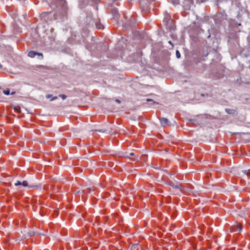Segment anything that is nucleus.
Listing matches in <instances>:
<instances>
[{
    "label": "nucleus",
    "instance_id": "obj_1",
    "mask_svg": "<svg viewBox=\"0 0 250 250\" xmlns=\"http://www.w3.org/2000/svg\"><path fill=\"white\" fill-rule=\"evenodd\" d=\"M154 0H139V4L143 10L147 11L149 9V4Z\"/></svg>",
    "mask_w": 250,
    "mask_h": 250
},
{
    "label": "nucleus",
    "instance_id": "obj_2",
    "mask_svg": "<svg viewBox=\"0 0 250 250\" xmlns=\"http://www.w3.org/2000/svg\"><path fill=\"white\" fill-rule=\"evenodd\" d=\"M15 185L16 186H19V185H22L23 187H29L30 188H34L35 187V186L29 185L27 181H23L22 182H20L19 181H18L15 184Z\"/></svg>",
    "mask_w": 250,
    "mask_h": 250
},
{
    "label": "nucleus",
    "instance_id": "obj_3",
    "mask_svg": "<svg viewBox=\"0 0 250 250\" xmlns=\"http://www.w3.org/2000/svg\"><path fill=\"white\" fill-rule=\"evenodd\" d=\"M36 55L40 56L42 59L43 58V55L42 53L34 51H30L28 54V56L30 58H34Z\"/></svg>",
    "mask_w": 250,
    "mask_h": 250
},
{
    "label": "nucleus",
    "instance_id": "obj_4",
    "mask_svg": "<svg viewBox=\"0 0 250 250\" xmlns=\"http://www.w3.org/2000/svg\"><path fill=\"white\" fill-rule=\"evenodd\" d=\"M161 124L163 126H166L169 125V122L167 118H162L160 119Z\"/></svg>",
    "mask_w": 250,
    "mask_h": 250
},
{
    "label": "nucleus",
    "instance_id": "obj_5",
    "mask_svg": "<svg viewBox=\"0 0 250 250\" xmlns=\"http://www.w3.org/2000/svg\"><path fill=\"white\" fill-rule=\"evenodd\" d=\"M233 231H241L242 230L241 225L240 224H237L236 226L233 227L232 228Z\"/></svg>",
    "mask_w": 250,
    "mask_h": 250
},
{
    "label": "nucleus",
    "instance_id": "obj_6",
    "mask_svg": "<svg viewBox=\"0 0 250 250\" xmlns=\"http://www.w3.org/2000/svg\"><path fill=\"white\" fill-rule=\"evenodd\" d=\"M226 112L229 114H233L235 113L236 110L234 109L226 108L225 109Z\"/></svg>",
    "mask_w": 250,
    "mask_h": 250
},
{
    "label": "nucleus",
    "instance_id": "obj_7",
    "mask_svg": "<svg viewBox=\"0 0 250 250\" xmlns=\"http://www.w3.org/2000/svg\"><path fill=\"white\" fill-rule=\"evenodd\" d=\"M95 25L96 28L98 29H102L104 28V26L100 22H96Z\"/></svg>",
    "mask_w": 250,
    "mask_h": 250
},
{
    "label": "nucleus",
    "instance_id": "obj_8",
    "mask_svg": "<svg viewBox=\"0 0 250 250\" xmlns=\"http://www.w3.org/2000/svg\"><path fill=\"white\" fill-rule=\"evenodd\" d=\"M57 2L62 5V7H64L66 4V1L65 0H57Z\"/></svg>",
    "mask_w": 250,
    "mask_h": 250
},
{
    "label": "nucleus",
    "instance_id": "obj_9",
    "mask_svg": "<svg viewBox=\"0 0 250 250\" xmlns=\"http://www.w3.org/2000/svg\"><path fill=\"white\" fill-rule=\"evenodd\" d=\"M14 108V110L15 111H16L17 112H21V108L20 106H15Z\"/></svg>",
    "mask_w": 250,
    "mask_h": 250
},
{
    "label": "nucleus",
    "instance_id": "obj_10",
    "mask_svg": "<svg viewBox=\"0 0 250 250\" xmlns=\"http://www.w3.org/2000/svg\"><path fill=\"white\" fill-rule=\"evenodd\" d=\"M244 174L247 175L248 177L250 176V170H249L248 171L245 170L243 171Z\"/></svg>",
    "mask_w": 250,
    "mask_h": 250
},
{
    "label": "nucleus",
    "instance_id": "obj_11",
    "mask_svg": "<svg viewBox=\"0 0 250 250\" xmlns=\"http://www.w3.org/2000/svg\"><path fill=\"white\" fill-rule=\"evenodd\" d=\"M146 101L148 102H151L153 103V104H159L158 103H157L156 102L154 101L153 100H152L151 99H147Z\"/></svg>",
    "mask_w": 250,
    "mask_h": 250
},
{
    "label": "nucleus",
    "instance_id": "obj_12",
    "mask_svg": "<svg viewBox=\"0 0 250 250\" xmlns=\"http://www.w3.org/2000/svg\"><path fill=\"white\" fill-rule=\"evenodd\" d=\"M3 93L6 95H8L10 94V91L9 90H4L3 91Z\"/></svg>",
    "mask_w": 250,
    "mask_h": 250
},
{
    "label": "nucleus",
    "instance_id": "obj_13",
    "mask_svg": "<svg viewBox=\"0 0 250 250\" xmlns=\"http://www.w3.org/2000/svg\"><path fill=\"white\" fill-rule=\"evenodd\" d=\"M176 56L177 58H180L181 57L180 53L178 50L176 52Z\"/></svg>",
    "mask_w": 250,
    "mask_h": 250
},
{
    "label": "nucleus",
    "instance_id": "obj_14",
    "mask_svg": "<svg viewBox=\"0 0 250 250\" xmlns=\"http://www.w3.org/2000/svg\"><path fill=\"white\" fill-rule=\"evenodd\" d=\"M59 96L61 97L63 100H64L66 98V96L64 94H60Z\"/></svg>",
    "mask_w": 250,
    "mask_h": 250
},
{
    "label": "nucleus",
    "instance_id": "obj_15",
    "mask_svg": "<svg viewBox=\"0 0 250 250\" xmlns=\"http://www.w3.org/2000/svg\"><path fill=\"white\" fill-rule=\"evenodd\" d=\"M112 13L113 15H116L118 13V10L116 9H114L112 10Z\"/></svg>",
    "mask_w": 250,
    "mask_h": 250
},
{
    "label": "nucleus",
    "instance_id": "obj_16",
    "mask_svg": "<svg viewBox=\"0 0 250 250\" xmlns=\"http://www.w3.org/2000/svg\"><path fill=\"white\" fill-rule=\"evenodd\" d=\"M92 2L95 3H98L99 1V0H90Z\"/></svg>",
    "mask_w": 250,
    "mask_h": 250
},
{
    "label": "nucleus",
    "instance_id": "obj_17",
    "mask_svg": "<svg viewBox=\"0 0 250 250\" xmlns=\"http://www.w3.org/2000/svg\"><path fill=\"white\" fill-rule=\"evenodd\" d=\"M134 155V153L131 152V153H130L129 155L128 156H126V157L127 158H130V156H133Z\"/></svg>",
    "mask_w": 250,
    "mask_h": 250
},
{
    "label": "nucleus",
    "instance_id": "obj_18",
    "mask_svg": "<svg viewBox=\"0 0 250 250\" xmlns=\"http://www.w3.org/2000/svg\"><path fill=\"white\" fill-rule=\"evenodd\" d=\"M172 186L174 188H179V187H180V185H173Z\"/></svg>",
    "mask_w": 250,
    "mask_h": 250
},
{
    "label": "nucleus",
    "instance_id": "obj_19",
    "mask_svg": "<svg viewBox=\"0 0 250 250\" xmlns=\"http://www.w3.org/2000/svg\"><path fill=\"white\" fill-rule=\"evenodd\" d=\"M57 99H58V97L55 96V97L52 98V99L51 100V101H52L55 100H56Z\"/></svg>",
    "mask_w": 250,
    "mask_h": 250
},
{
    "label": "nucleus",
    "instance_id": "obj_20",
    "mask_svg": "<svg viewBox=\"0 0 250 250\" xmlns=\"http://www.w3.org/2000/svg\"><path fill=\"white\" fill-rule=\"evenodd\" d=\"M52 97V95L51 94H48L47 96H46V98H50Z\"/></svg>",
    "mask_w": 250,
    "mask_h": 250
},
{
    "label": "nucleus",
    "instance_id": "obj_21",
    "mask_svg": "<svg viewBox=\"0 0 250 250\" xmlns=\"http://www.w3.org/2000/svg\"><path fill=\"white\" fill-rule=\"evenodd\" d=\"M115 101H116V102H117L118 104H120L121 103V101L117 99V100H116Z\"/></svg>",
    "mask_w": 250,
    "mask_h": 250
},
{
    "label": "nucleus",
    "instance_id": "obj_22",
    "mask_svg": "<svg viewBox=\"0 0 250 250\" xmlns=\"http://www.w3.org/2000/svg\"><path fill=\"white\" fill-rule=\"evenodd\" d=\"M99 132H105V130H98Z\"/></svg>",
    "mask_w": 250,
    "mask_h": 250
},
{
    "label": "nucleus",
    "instance_id": "obj_23",
    "mask_svg": "<svg viewBox=\"0 0 250 250\" xmlns=\"http://www.w3.org/2000/svg\"><path fill=\"white\" fill-rule=\"evenodd\" d=\"M168 43H169V44H171V45H172V42H171V41H169V42H168Z\"/></svg>",
    "mask_w": 250,
    "mask_h": 250
},
{
    "label": "nucleus",
    "instance_id": "obj_24",
    "mask_svg": "<svg viewBox=\"0 0 250 250\" xmlns=\"http://www.w3.org/2000/svg\"><path fill=\"white\" fill-rule=\"evenodd\" d=\"M12 94H15V92H12L11 93Z\"/></svg>",
    "mask_w": 250,
    "mask_h": 250
}]
</instances>
